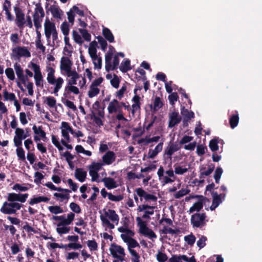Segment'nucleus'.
Instances as JSON below:
<instances>
[{
	"mask_svg": "<svg viewBox=\"0 0 262 262\" xmlns=\"http://www.w3.org/2000/svg\"><path fill=\"white\" fill-rule=\"evenodd\" d=\"M14 11L16 16V24L19 29H23L26 24L25 14L22 9L17 5L14 7Z\"/></svg>",
	"mask_w": 262,
	"mask_h": 262,
	"instance_id": "0eeeda50",
	"label": "nucleus"
},
{
	"mask_svg": "<svg viewBox=\"0 0 262 262\" xmlns=\"http://www.w3.org/2000/svg\"><path fill=\"white\" fill-rule=\"evenodd\" d=\"M5 74L10 80H14L15 79V74L13 69L11 68H7L5 70Z\"/></svg>",
	"mask_w": 262,
	"mask_h": 262,
	"instance_id": "5fc2aeb1",
	"label": "nucleus"
},
{
	"mask_svg": "<svg viewBox=\"0 0 262 262\" xmlns=\"http://www.w3.org/2000/svg\"><path fill=\"white\" fill-rule=\"evenodd\" d=\"M32 129L35 135L39 136V137H41L46 133L43 130L42 126L41 125L37 127L36 125H34L33 126Z\"/></svg>",
	"mask_w": 262,
	"mask_h": 262,
	"instance_id": "a18cd8bd",
	"label": "nucleus"
},
{
	"mask_svg": "<svg viewBox=\"0 0 262 262\" xmlns=\"http://www.w3.org/2000/svg\"><path fill=\"white\" fill-rule=\"evenodd\" d=\"M34 78L36 86L42 89L43 88V80L42 75H40L39 76H36V77H34Z\"/></svg>",
	"mask_w": 262,
	"mask_h": 262,
	"instance_id": "864d4df0",
	"label": "nucleus"
},
{
	"mask_svg": "<svg viewBox=\"0 0 262 262\" xmlns=\"http://www.w3.org/2000/svg\"><path fill=\"white\" fill-rule=\"evenodd\" d=\"M113 51H108L105 55V70L109 72V68L111 67V60L113 56Z\"/></svg>",
	"mask_w": 262,
	"mask_h": 262,
	"instance_id": "393cba45",
	"label": "nucleus"
},
{
	"mask_svg": "<svg viewBox=\"0 0 262 262\" xmlns=\"http://www.w3.org/2000/svg\"><path fill=\"white\" fill-rule=\"evenodd\" d=\"M102 34L106 40H108L110 42H114V36L111 31V30L106 27H104L102 29Z\"/></svg>",
	"mask_w": 262,
	"mask_h": 262,
	"instance_id": "5701e85b",
	"label": "nucleus"
},
{
	"mask_svg": "<svg viewBox=\"0 0 262 262\" xmlns=\"http://www.w3.org/2000/svg\"><path fill=\"white\" fill-rule=\"evenodd\" d=\"M47 104L50 107H54L56 105V100L53 97H48L46 98Z\"/></svg>",
	"mask_w": 262,
	"mask_h": 262,
	"instance_id": "0e129e2a",
	"label": "nucleus"
},
{
	"mask_svg": "<svg viewBox=\"0 0 262 262\" xmlns=\"http://www.w3.org/2000/svg\"><path fill=\"white\" fill-rule=\"evenodd\" d=\"M182 120L179 112L173 111L169 114L168 127L172 128L179 124Z\"/></svg>",
	"mask_w": 262,
	"mask_h": 262,
	"instance_id": "f8f14e48",
	"label": "nucleus"
},
{
	"mask_svg": "<svg viewBox=\"0 0 262 262\" xmlns=\"http://www.w3.org/2000/svg\"><path fill=\"white\" fill-rule=\"evenodd\" d=\"M16 151L18 159L21 161H25L26 159L25 152L23 147L17 148Z\"/></svg>",
	"mask_w": 262,
	"mask_h": 262,
	"instance_id": "3c124183",
	"label": "nucleus"
},
{
	"mask_svg": "<svg viewBox=\"0 0 262 262\" xmlns=\"http://www.w3.org/2000/svg\"><path fill=\"white\" fill-rule=\"evenodd\" d=\"M206 217L207 216L205 212H196L192 214L190 219V223L193 228L203 229L208 221L206 220Z\"/></svg>",
	"mask_w": 262,
	"mask_h": 262,
	"instance_id": "f03ea898",
	"label": "nucleus"
},
{
	"mask_svg": "<svg viewBox=\"0 0 262 262\" xmlns=\"http://www.w3.org/2000/svg\"><path fill=\"white\" fill-rule=\"evenodd\" d=\"M47 71L48 72L47 80L48 83L52 85L55 84L57 82V79L55 77V69L52 67H47Z\"/></svg>",
	"mask_w": 262,
	"mask_h": 262,
	"instance_id": "f3484780",
	"label": "nucleus"
},
{
	"mask_svg": "<svg viewBox=\"0 0 262 262\" xmlns=\"http://www.w3.org/2000/svg\"><path fill=\"white\" fill-rule=\"evenodd\" d=\"M109 250L114 258H117L121 261L124 260L125 253L124 248L122 246L115 243H112Z\"/></svg>",
	"mask_w": 262,
	"mask_h": 262,
	"instance_id": "20e7f679",
	"label": "nucleus"
},
{
	"mask_svg": "<svg viewBox=\"0 0 262 262\" xmlns=\"http://www.w3.org/2000/svg\"><path fill=\"white\" fill-rule=\"evenodd\" d=\"M17 193H9L7 201L3 203L0 211L4 214H16L17 210L20 209L23 205L17 202Z\"/></svg>",
	"mask_w": 262,
	"mask_h": 262,
	"instance_id": "f257e3e1",
	"label": "nucleus"
},
{
	"mask_svg": "<svg viewBox=\"0 0 262 262\" xmlns=\"http://www.w3.org/2000/svg\"><path fill=\"white\" fill-rule=\"evenodd\" d=\"M96 38L98 39V42L101 46V48L102 50L105 52L106 50L107 46L106 40L102 36L100 35L96 37Z\"/></svg>",
	"mask_w": 262,
	"mask_h": 262,
	"instance_id": "a19ab883",
	"label": "nucleus"
},
{
	"mask_svg": "<svg viewBox=\"0 0 262 262\" xmlns=\"http://www.w3.org/2000/svg\"><path fill=\"white\" fill-rule=\"evenodd\" d=\"M135 191L137 195L140 198V200L142 201V198H144L146 201L151 200L155 202L157 201V198L154 194L148 193L142 188H137L136 189Z\"/></svg>",
	"mask_w": 262,
	"mask_h": 262,
	"instance_id": "9d476101",
	"label": "nucleus"
},
{
	"mask_svg": "<svg viewBox=\"0 0 262 262\" xmlns=\"http://www.w3.org/2000/svg\"><path fill=\"white\" fill-rule=\"evenodd\" d=\"M119 69L123 73H126L130 70L131 69L130 60L127 59L124 61H122L119 67Z\"/></svg>",
	"mask_w": 262,
	"mask_h": 262,
	"instance_id": "c85d7f7f",
	"label": "nucleus"
},
{
	"mask_svg": "<svg viewBox=\"0 0 262 262\" xmlns=\"http://www.w3.org/2000/svg\"><path fill=\"white\" fill-rule=\"evenodd\" d=\"M121 106L119 105V102L117 99H113L111 101L107 107V110L110 114H113L117 112H120Z\"/></svg>",
	"mask_w": 262,
	"mask_h": 262,
	"instance_id": "dca6fc26",
	"label": "nucleus"
},
{
	"mask_svg": "<svg viewBox=\"0 0 262 262\" xmlns=\"http://www.w3.org/2000/svg\"><path fill=\"white\" fill-rule=\"evenodd\" d=\"M104 214L105 215L108 217L112 222L116 223V224H118L119 217L114 210L108 209V211H105Z\"/></svg>",
	"mask_w": 262,
	"mask_h": 262,
	"instance_id": "412c9836",
	"label": "nucleus"
},
{
	"mask_svg": "<svg viewBox=\"0 0 262 262\" xmlns=\"http://www.w3.org/2000/svg\"><path fill=\"white\" fill-rule=\"evenodd\" d=\"M14 68L18 79L23 84L26 85V82L28 81V78L24 75L23 69L20 65L16 62L14 64Z\"/></svg>",
	"mask_w": 262,
	"mask_h": 262,
	"instance_id": "ddd939ff",
	"label": "nucleus"
},
{
	"mask_svg": "<svg viewBox=\"0 0 262 262\" xmlns=\"http://www.w3.org/2000/svg\"><path fill=\"white\" fill-rule=\"evenodd\" d=\"M15 136L23 140L25 139L30 136V135L25 134L24 130L20 128H16L15 131Z\"/></svg>",
	"mask_w": 262,
	"mask_h": 262,
	"instance_id": "c9c22d12",
	"label": "nucleus"
},
{
	"mask_svg": "<svg viewBox=\"0 0 262 262\" xmlns=\"http://www.w3.org/2000/svg\"><path fill=\"white\" fill-rule=\"evenodd\" d=\"M94 65V68L97 69H101L102 67V59L101 57L97 56L94 59H92Z\"/></svg>",
	"mask_w": 262,
	"mask_h": 262,
	"instance_id": "603ef678",
	"label": "nucleus"
},
{
	"mask_svg": "<svg viewBox=\"0 0 262 262\" xmlns=\"http://www.w3.org/2000/svg\"><path fill=\"white\" fill-rule=\"evenodd\" d=\"M192 198L198 199V201L195 202L189 209V212L193 213L194 211L199 212L203 207L204 204L206 201H209L207 198L202 195H195Z\"/></svg>",
	"mask_w": 262,
	"mask_h": 262,
	"instance_id": "423d86ee",
	"label": "nucleus"
},
{
	"mask_svg": "<svg viewBox=\"0 0 262 262\" xmlns=\"http://www.w3.org/2000/svg\"><path fill=\"white\" fill-rule=\"evenodd\" d=\"M72 62L68 57H62L61 59L60 68L61 71L66 72L71 69Z\"/></svg>",
	"mask_w": 262,
	"mask_h": 262,
	"instance_id": "2eb2a0df",
	"label": "nucleus"
},
{
	"mask_svg": "<svg viewBox=\"0 0 262 262\" xmlns=\"http://www.w3.org/2000/svg\"><path fill=\"white\" fill-rule=\"evenodd\" d=\"M75 217V214L73 212H70L68 214L67 218L66 219L65 215L61 216H53L52 219L55 221H60V222L57 224L58 227L61 226H67L70 225Z\"/></svg>",
	"mask_w": 262,
	"mask_h": 262,
	"instance_id": "6e6552de",
	"label": "nucleus"
},
{
	"mask_svg": "<svg viewBox=\"0 0 262 262\" xmlns=\"http://www.w3.org/2000/svg\"><path fill=\"white\" fill-rule=\"evenodd\" d=\"M11 58L19 60L21 57H30L31 53L26 47H17L12 49Z\"/></svg>",
	"mask_w": 262,
	"mask_h": 262,
	"instance_id": "39448f33",
	"label": "nucleus"
},
{
	"mask_svg": "<svg viewBox=\"0 0 262 262\" xmlns=\"http://www.w3.org/2000/svg\"><path fill=\"white\" fill-rule=\"evenodd\" d=\"M128 250L132 256V262H139L140 256L139 254L136 252V251L130 248H129Z\"/></svg>",
	"mask_w": 262,
	"mask_h": 262,
	"instance_id": "79ce46f5",
	"label": "nucleus"
},
{
	"mask_svg": "<svg viewBox=\"0 0 262 262\" xmlns=\"http://www.w3.org/2000/svg\"><path fill=\"white\" fill-rule=\"evenodd\" d=\"M32 64V68L34 72V77H36V76H39L41 74V73L40 72V67L39 65L35 63H31Z\"/></svg>",
	"mask_w": 262,
	"mask_h": 262,
	"instance_id": "052dcab7",
	"label": "nucleus"
},
{
	"mask_svg": "<svg viewBox=\"0 0 262 262\" xmlns=\"http://www.w3.org/2000/svg\"><path fill=\"white\" fill-rule=\"evenodd\" d=\"M103 164L98 162H93L92 164L90 166V169H93L94 171H98L101 169Z\"/></svg>",
	"mask_w": 262,
	"mask_h": 262,
	"instance_id": "69168bd1",
	"label": "nucleus"
},
{
	"mask_svg": "<svg viewBox=\"0 0 262 262\" xmlns=\"http://www.w3.org/2000/svg\"><path fill=\"white\" fill-rule=\"evenodd\" d=\"M157 259L159 262H165L167 260L166 254L159 252L157 254Z\"/></svg>",
	"mask_w": 262,
	"mask_h": 262,
	"instance_id": "680f3d73",
	"label": "nucleus"
},
{
	"mask_svg": "<svg viewBox=\"0 0 262 262\" xmlns=\"http://www.w3.org/2000/svg\"><path fill=\"white\" fill-rule=\"evenodd\" d=\"M50 212L53 214H57L63 212V210L59 206H51L48 207Z\"/></svg>",
	"mask_w": 262,
	"mask_h": 262,
	"instance_id": "ea45409f",
	"label": "nucleus"
},
{
	"mask_svg": "<svg viewBox=\"0 0 262 262\" xmlns=\"http://www.w3.org/2000/svg\"><path fill=\"white\" fill-rule=\"evenodd\" d=\"M116 156L115 153L112 151H107L102 157L103 163L107 165H110L115 161Z\"/></svg>",
	"mask_w": 262,
	"mask_h": 262,
	"instance_id": "4468645a",
	"label": "nucleus"
},
{
	"mask_svg": "<svg viewBox=\"0 0 262 262\" xmlns=\"http://www.w3.org/2000/svg\"><path fill=\"white\" fill-rule=\"evenodd\" d=\"M79 32L81 34L83 38L86 41H90L91 39V35L88 32V30L84 29L79 28L78 29Z\"/></svg>",
	"mask_w": 262,
	"mask_h": 262,
	"instance_id": "c03bdc74",
	"label": "nucleus"
},
{
	"mask_svg": "<svg viewBox=\"0 0 262 262\" xmlns=\"http://www.w3.org/2000/svg\"><path fill=\"white\" fill-rule=\"evenodd\" d=\"M207 150V147L203 145L200 144L196 147V154L198 156H202L205 153V150Z\"/></svg>",
	"mask_w": 262,
	"mask_h": 262,
	"instance_id": "774afa93",
	"label": "nucleus"
},
{
	"mask_svg": "<svg viewBox=\"0 0 262 262\" xmlns=\"http://www.w3.org/2000/svg\"><path fill=\"white\" fill-rule=\"evenodd\" d=\"M86 171L82 168H76L75 170V177L80 182H83L86 177Z\"/></svg>",
	"mask_w": 262,
	"mask_h": 262,
	"instance_id": "aec40b11",
	"label": "nucleus"
},
{
	"mask_svg": "<svg viewBox=\"0 0 262 262\" xmlns=\"http://www.w3.org/2000/svg\"><path fill=\"white\" fill-rule=\"evenodd\" d=\"M181 114L184 118L187 120H190L194 117V114L192 111H189L188 109L185 108L184 107L181 110Z\"/></svg>",
	"mask_w": 262,
	"mask_h": 262,
	"instance_id": "7c9ffc66",
	"label": "nucleus"
},
{
	"mask_svg": "<svg viewBox=\"0 0 262 262\" xmlns=\"http://www.w3.org/2000/svg\"><path fill=\"white\" fill-rule=\"evenodd\" d=\"M49 4L46 3L45 6L46 13L48 14L49 11H50L53 17L56 18H61V16L62 14V11L60 9L59 7L57 5H53L50 6L49 8Z\"/></svg>",
	"mask_w": 262,
	"mask_h": 262,
	"instance_id": "9b49d317",
	"label": "nucleus"
},
{
	"mask_svg": "<svg viewBox=\"0 0 262 262\" xmlns=\"http://www.w3.org/2000/svg\"><path fill=\"white\" fill-rule=\"evenodd\" d=\"M91 119L93 121L95 124L98 126H101L103 125L101 119L96 115L95 113L92 111L91 115Z\"/></svg>",
	"mask_w": 262,
	"mask_h": 262,
	"instance_id": "4c0bfd02",
	"label": "nucleus"
},
{
	"mask_svg": "<svg viewBox=\"0 0 262 262\" xmlns=\"http://www.w3.org/2000/svg\"><path fill=\"white\" fill-rule=\"evenodd\" d=\"M160 138L159 136H155L151 138H147V137L141 138L138 141V143L142 144L144 143V145H146L151 142H157L159 141Z\"/></svg>",
	"mask_w": 262,
	"mask_h": 262,
	"instance_id": "cd10ccee",
	"label": "nucleus"
},
{
	"mask_svg": "<svg viewBox=\"0 0 262 262\" xmlns=\"http://www.w3.org/2000/svg\"><path fill=\"white\" fill-rule=\"evenodd\" d=\"M163 105L161 98L159 97L156 96L154 102V106L150 105L151 108L153 109L154 112L157 111L159 108H161Z\"/></svg>",
	"mask_w": 262,
	"mask_h": 262,
	"instance_id": "2f4dec72",
	"label": "nucleus"
},
{
	"mask_svg": "<svg viewBox=\"0 0 262 262\" xmlns=\"http://www.w3.org/2000/svg\"><path fill=\"white\" fill-rule=\"evenodd\" d=\"M119 64V59L118 55H115L113 58V64L111 63V67L109 68V72L117 69Z\"/></svg>",
	"mask_w": 262,
	"mask_h": 262,
	"instance_id": "8fccbe9b",
	"label": "nucleus"
},
{
	"mask_svg": "<svg viewBox=\"0 0 262 262\" xmlns=\"http://www.w3.org/2000/svg\"><path fill=\"white\" fill-rule=\"evenodd\" d=\"M195 237L192 233L190 235L185 236L184 240L190 246H192L195 241Z\"/></svg>",
	"mask_w": 262,
	"mask_h": 262,
	"instance_id": "de8ad7c7",
	"label": "nucleus"
},
{
	"mask_svg": "<svg viewBox=\"0 0 262 262\" xmlns=\"http://www.w3.org/2000/svg\"><path fill=\"white\" fill-rule=\"evenodd\" d=\"M45 34L47 38L48 41H50V38L51 34L56 31L55 24L54 23L51 22L48 17H47L45 23Z\"/></svg>",
	"mask_w": 262,
	"mask_h": 262,
	"instance_id": "1a4fd4ad",
	"label": "nucleus"
},
{
	"mask_svg": "<svg viewBox=\"0 0 262 262\" xmlns=\"http://www.w3.org/2000/svg\"><path fill=\"white\" fill-rule=\"evenodd\" d=\"M3 96L5 101H14L16 100V97L14 93H9L6 89L3 92Z\"/></svg>",
	"mask_w": 262,
	"mask_h": 262,
	"instance_id": "72a5a7b5",
	"label": "nucleus"
},
{
	"mask_svg": "<svg viewBox=\"0 0 262 262\" xmlns=\"http://www.w3.org/2000/svg\"><path fill=\"white\" fill-rule=\"evenodd\" d=\"M69 207L70 209L76 213H80L81 212V209L80 206L75 203H71L70 204Z\"/></svg>",
	"mask_w": 262,
	"mask_h": 262,
	"instance_id": "6e6d98bb",
	"label": "nucleus"
},
{
	"mask_svg": "<svg viewBox=\"0 0 262 262\" xmlns=\"http://www.w3.org/2000/svg\"><path fill=\"white\" fill-rule=\"evenodd\" d=\"M136 221L138 223V225L140 227V232L143 235H145L149 229L145 222L143 221L140 217H137Z\"/></svg>",
	"mask_w": 262,
	"mask_h": 262,
	"instance_id": "4be33fe9",
	"label": "nucleus"
},
{
	"mask_svg": "<svg viewBox=\"0 0 262 262\" xmlns=\"http://www.w3.org/2000/svg\"><path fill=\"white\" fill-rule=\"evenodd\" d=\"M102 182L104 183L105 187L108 189L116 188L118 187V185L114 179L110 177L103 178L102 180Z\"/></svg>",
	"mask_w": 262,
	"mask_h": 262,
	"instance_id": "a211bd4d",
	"label": "nucleus"
},
{
	"mask_svg": "<svg viewBox=\"0 0 262 262\" xmlns=\"http://www.w3.org/2000/svg\"><path fill=\"white\" fill-rule=\"evenodd\" d=\"M87 245L91 251H95L97 250L98 245L96 242L94 240H89L87 243Z\"/></svg>",
	"mask_w": 262,
	"mask_h": 262,
	"instance_id": "4d7b16f0",
	"label": "nucleus"
},
{
	"mask_svg": "<svg viewBox=\"0 0 262 262\" xmlns=\"http://www.w3.org/2000/svg\"><path fill=\"white\" fill-rule=\"evenodd\" d=\"M61 30L64 36H68L69 34V25L67 21H64L61 25Z\"/></svg>",
	"mask_w": 262,
	"mask_h": 262,
	"instance_id": "09e8293b",
	"label": "nucleus"
},
{
	"mask_svg": "<svg viewBox=\"0 0 262 262\" xmlns=\"http://www.w3.org/2000/svg\"><path fill=\"white\" fill-rule=\"evenodd\" d=\"M207 237L205 236H202L197 241L196 245L200 248H204L206 245V241Z\"/></svg>",
	"mask_w": 262,
	"mask_h": 262,
	"instance_id": "e2e57ef3",
	"label": "nucleus"
},
{
	"mask_svg": "<svg viewBox=\"0 0 262 262\" xmlns=\"http://www.w3.org/2000/svg\"><path fill=\"white\" fill-rule=\"evenodd\" d=\"M219 138H214L211 140L209 143V147L212 151H216L219 150Z\"/></svg>",
	"mask_w": 262,
	"mask_h": 262,
	"instance_id": "473e14b6",
	"label": "nucleus"
},
{
	"mask_svg": "<svg viewBox=\"0 0 262 262\" xmlns=\"http://www.w3.org/2000/svg\"><path fill=\"white\" fill-rule=\"evenodd\" d=\"M49 200L50 199L47 196H39L31 199L29 202V204L30 205H33L34 204H37L42 202H48Z\"/></svg>",
	"mask_w": 262,
	"mask_h": 262,
	"instance_id": "bb28decb",
	"label": "nucleus"
},
{
	"mask_svg": "<svg viewBox=\"0 0 262 262\" xmlns=\"http://www.w3.org/2000/svg\"><path fill=\"white\" fill-rule=\"evenodd\" d=\"M179 98V96L177 93L171 92V94L168 96L169 103L171 105L174 104V102L177 101Z\"/></svg>",
	"mask_w": 262,
	"mask_h": 262,
	"instance_id": "13d9d810",
	"label": "nucleus"
},
{
	"mask_svg": "<svg viewBox=\"0 0 262 262\" xmlns=\"http://www.w3.org/2000/svg\"><path fill=\"white\" fill-rule=\"evenodd\" d=\"M214 165L211 164L209 166V167L207 170L201 171L199 175L200 178V183H203L204 182V178L205 176H209L214 170Z\"/></svg>",
	"mask_w": 262,
	"mask_h": 262,
	"instance_id": "6ab92c4d",
	"label": "nucleus"
},
{
	"mask_svg": "<svg viewBox=\"0 0 262 262\" xmlns=\"http://www.w3.org/2000/svg\"><path fill=\"white\" fill-rule=\"evenodd\" d=\"M239 122V116L237 112L236 114L232 115L229 118V124L231 128L236 127Z\"/></svg>",
	"mask_w": 262,
	"mask_h": 262,
	"instance_id": "a878e982",
	"label": "nucleus"
},
{
	"mask_svg": "<svg viewBox=\"0 0 262 262\" xmlns=\"http://www.w3.org/2000/svg\"><path fill=\"white\" fill-rule=\"evenodd\" d=\"M71 92H73L74 94L77 95L79 93V91L78 88L76 86L68 85L65 88L63 96L65 97H68Z\"/></svg>",
	"mask_w": 262,
	"mask_h": 262,
	"instance_id": "b1692460",
	"label": "nucleus"
},
{
	"mask_svg": "<svg viewBox=\"0 0 262 262\" xmlns=\"http://www.w3.org/2000/svg\"><path fill=\"white\" fill-rule=\"evenodd\" d=\"M190 190L187 189H181L174 194V196L176 199H180L188 194Z\"/></svg>",
	"mask_w": 262,
	"mask_h": 262,
	"instance_id": "49530a36",
	"label": "nucleus"
},
{
	"mask_svg": "<svg viewBox=\"0 0 262 262\" xmlns=\"http://www.w3.org/2000/svg\"><path fill=\"white\" fill-rule=\"evenodd\" d=\"M29 196L28 193H17V202L25 203Z\"/></svg>",
	"mask_w": 262,
	"mask_h": 262,
	"instance_id": "338daca9",
	"label": "nucleus"
},
{
	"mask_svg": "<svg viewBox=\"0 0 262 262\" xmlns=\"http://www.w3.org/2000/svg\"><path fill=\"white\" fill-rule=\"evenodd\" d=\"M45 16V12L41 6L40 3H38L35 5V8L34 14H33L34 25L36 30H38L41 28V22Z\"/></svg>",
	"mask_w": 262,
	"mask_h": 262,
	"instance_id": "7ed1b4c3",
	"label": "nucleus"
},
{
	"mask_svg": "<svg viewBox=\"0 0 262 262\" xmlns=\"http://www.w3.org/2000/svg\"><path fill=\"white\" fill-rule=\"evenodd\" d=\"M180 230L178 229H173L167 226H164L163 229L161 231V233L163 234H167L168 233L174 234H178Z\"/></svg>",
	"mask_w": 262,
	"mask_h": 262,
	"instance_id": "f704fd0d",
	"label": "nucleus"
},
{
	"mask_svg": "<svg viewBox=\"0 0 262 262\" xmlns=\"http://www.w3.org/2000/svg\"><path fill=\"white\" fill-rule=\"evenodd\" d=\"M63 83V79L61 77H58L57 79V82L55 83V86L54 88V92L53 93L55 94L56 96H57V93L59 91V90L61 88L62 85Z\"/></svg>",
	"mask_w": 262,
	"mask_h": 262,
	"instance_id": "58836bf2",
	"label": "nucleus"
},
{
	"mask_svg": "<svg viewBox=\"0 0 262 262\" xmlns=\"http://www.w3.org/2000/svg\"><path fill=\"white\" fill-rule=\"evenodd\" d=\"M99 92L100 89L99 88L91 85L90 90L88 92V96L90 98H93L99 94Z\"/></svg>",
	"mask_w": 262,
	"mask_h": 262,
	"instance_id": "e433bc0d",
	"label": "nucleus"
},
{
	"mask_svg": "<svg viewBox=\"0 0 262 262\" xmlns=\"http://www.w3.org/2000/svg\"><path fill=\"white\" fill-rule=\"evenodd\" d=\"M72 35L73 39L76 43L79 45H82L83 43V40H82L81 36L76 31L73 30L72 31Z\"/></svg>",
	"mask_w": 262,
	"mask_h": 262,
	"instance_id": "37998d69",
	"label": "nucleus"
},
{
	"mask_svg": "<svg viewBox=\"0 0 262 262\" xmlns=\"http://www.w3.org/2000/svg\"><path fill=\"white\" fill-rule=\"evenodd\" d=\"M120 80L118 76L114 74V77L111 80V85L115 88L117 89L119 86Z\"/></svg>",
	"mask_w": 262,
	"mask_h": 262,
	"instance_id": "bf43d9fd",
	"label": "nucleus"
},
{
	"mask_svg": "<svg viewBox=\"0 0 262 262\" xmlns=\"http://www.w3.org/2000/svg\"><path fill=\"white\" fill-rule=\"evenodd\" d=\"M212 202L213 204H215L216 206H219V205L222 203V201L221 199V196H223L224 198L225 196V194H218L216 192H212Z\"/></svg>",
	"mask_w": 262,
	"mask_h": 262,
	"instance_id": "c756f323",
	"label": "nucleus"
}]
</instances>
